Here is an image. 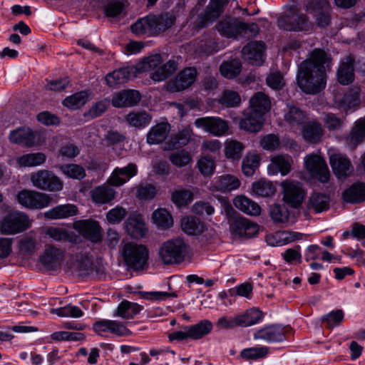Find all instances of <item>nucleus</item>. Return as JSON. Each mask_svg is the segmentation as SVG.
Masks as SVG:
<instances>
[{"label":"nucleus","mask_w":365,"mask_h":365,"mask_svg":"<svg viewBox=\"0 0 365 365\" xmlns=\"http://www.w3.org/2000/svg\"><path fill=\"white\" fill-rule=\"evenodd\" d=\"M331 62V58L324 51L313 50L298 68L297 81L300 89L308 94H316L324 89Z\"/></svg>","instance_id":"1"},{"label":"nucleus","mask_w":365,"mask_h":365,"mask_svg":"<svg viewBox=\"0 0 365 365\" xmlns=\"http://www.w3.org/2000/svg\"><path fill=\"white\" fill-rule=\"evenodd\" d=\"M175 17L170 14L160 16H148L138 20L131 26L133 33L136 35L153 36L163 32L174 24Z\"/></svg>","instance_id":"2"},{"label":"nucleus","mask_w":365,"mask_h":365,"mask_svg":"<svg viewBox=\"0 0 365 365\" xmlns=\"http://www.w3.org/2000/svg\"><path fill=\"white\" fill-rule=\"evenodd\" d=\"M189 253V246L181 237H176L162 243L158 256L164 264H179L185 261Z\"/></svg>","instance_id":"3"},{"label":"nucleus","mask_w":365,"mask_h":365,"mask_svg":"<svg viewBox=\"0 0 365 365\" xmlns=\"http://www.w3.org/2000/svg\"><path fill=\"white\" fill-rule=\"evenodd\" d=\"M31 227L29 216L19 211L6 214L0 220V233L5 235H13L23 232Z\"/></svg>","instance_id":"4"},{"label":"nucleus","mask_w":365,"mask_h":365,"mask_svg":"<svg viewBox=\"0 0 365 365\" xmlns=\"http://www.w3.org/2000/svg\"><path fill=\"white\" fill-rule=\"evenodd\" d=\"M122 255L125 264L134 270L143 269L149 257L148 250L145 246L134 242L125 244Z\"/></svg>","instance_id":"5"},{"label":"nucleus","mask_w":365,"mask_h":365,"mask_svg":"<svg viewBox=\"0 0 365 365\" xmlns=\"http://www.w3.org/2000/svg\"><path fill=\"white\" fill-rule=\"evenodd\" d=\"M16 199L22 207L30 210H41L46 207L52 200L48 194L27 189L19 192Z\"/></svg>","instance_id":"6"},{"label":"nucleus","mask_w":365,"mask_h":365,"mask_svg":"<svg viewBox=\"0 0 365 365\" xmlns=\"http://www.w3.org/2000/svg\"><path fill=\"white\" fill-rule=\"evenodd\" d=\"M32 185L39 190L58 192L63 189V181L53 172L39 170L31 174Z\"/></svg>","instance_id":"7"},{"label":"nucleus","mask_w":365,"mask_h":365,"mask_svg":"<svg viewBox=\"0 0 365 365\" xmlns=\"http://www.w3.org/2000/svg\"><path fill=\"white\" fill-rule=\"evenodd\" d=\"M197 128L215 137H222L228 133L229 123L217 116H206L198 118L194 122Z\"/></svg>","instance_id":"8"},{"label":"nucleus","mask_w":365,"mask_h":365,"mask_svg":"<svg viewBox=\"0 0 365 365\" xmlns=\"http://www.w3.org/2000/svg\"><path fill=\"white\" fill-rule=\"evenodd\" d=\"M304 168L314 178L322 183L327 182L330 173L325 160L317 154L307 155L304 159Z\"/></svg>","instance_id":"9"},{"label":"nucleus","mask_w":365,"mask_h":365,"mask_svg":"<svg viewBox=\"0 0 365 365\" xmlns=\"http://www.w3.org/2000/svg\"><path fill=\"white\" fill-rule=\"evenodd\" d=\"M307 11L312 15L318 26L324 28L329 25L331 5L328 0H313L308 3Z\"/></svg>","instance_id":"10"},{"label":"nucleus","mask_w":365,"mask_h":365,"mask_svg":"<svg viewBox=\"0 0 365 365\" xmlns=\"http://www.w3.org/2000/svg\"><path fill=\"white\" fill-rule=\"evenodd\" d=\"M284 201L293 207L299 206L304 198V191L298 182L284 180L282 182Z\"/></svg>","instance_id":"11"},{"label":"nucleus","mask_w":365,"mask_h":365,"mask_svg":"<svg viewBox=\"0 0 365 365\" xmlns=\"http://www.w3.org/2000/svg\"><path fill=\"white\" fill-rule=\"evenodd\" d=\"M290 329L279 324H272L260 329L254 334L255 339H261L267 342H281L286 339Z\"/></svg>","instance_id":"12"},{"label":"nucleus","mask_w":365,"mask_h":365,"mask_svg":"<svg viewBox=\"0 0 365 365\" xmlns=\"http://www.w3.org/2000/svg\"><path fill=\"white\" fill-rule=\"evenodd\" d=\"M197 71L195 68H186L168 83V90L178 92L190 87L196 80Z\"/></svg>","instance_id":"13"},{"label":"nucleus","mask_w":365,"mask_h":365,"mask_svg":"<svg viewBox=\"0 0 365 365\" xmlns=\"http://www.w3.org/2000/svg\"><path fill=\"white\" fill-rule=\"evenodd\" d=\"M93 330L99 335L110 332L118 336H129L130 331L121 322L115 320L102 319L96 322L93 326Z\"/></svg>","instance_id":"14"},{"label":"nucleus","mask_w":365,"mask_h":365,"mask_svg":"<svg viewBox=\"0 0 365 365\" xmlns=\"http://www.w3.org/2000/svg\"><path fill=\"white\" fill-rule=\"evenodd\" d=\"M241 182L239 178L230 174H225L215 178L208 186L212 192H230L240 187Z\"/></svg>","instance_id":"15"},{"label":"nucleus","mask_w":365,"mask_h":365,"mask_svg":"<svg viewBox=\"0 0 365 365\" xmlns=\"http://www.w3.org/2000/svg\"><path fill=\"white\" fill-rule=\"evenodd\" d=\"M138 173V167L135 163H129L123 168H115L108 179V182L115 187H120L127 182Z\"/></svg>","instance_id":"16"},{"label":"nucleus","mask_w":365,"mask_h":365,"mask_svg":"<svg viewBox=\"0 0 365 365\" xmlns=\"http://www.w3.org/2000/svg\"><path fill=\"white\" fill-rule=\"evenodd\" d=\"M354 62L355 58L352 55L346 56L341 59L336 71V78L340 84L346 86L354 81Z\"/></svg>","instance_id":"17"},{"label":"nucleus","mask_w":365,"mask_h":365,"mask_svg":"<svg viewBox=\"0 0 365 365\" xmlns=\"http://www.w3.org/2000/svg\"><path fill=\"white\" fill-rule=\"evenodd\" d=\"M264 49L265 46L263 42H250L242 48V58L252 65L259 66L264 61Z\"/></svg>","instance_id":"18"},{"label":"nucleus","mask_w":365,"mask_h":365,"mask_svg":"<svg viewBox=\"0 0 365 365\" xmlns=\"http://www.w3.org/2000/svg\"><path fill=\"white\" fill-rule=\"evenodd\" d=\"M63 259V252L53 245L46 246L44 252L40 256L41 263L49 270L58 269Z\"/></svg>","instance_id":"19"},{"label":"nucleus","mask_w":365,"mask_h":365,"mask_svg":"<svg viewBox=\"0 0 365 365\" xmlns=\"http://www.w3.org/2000/svg\"><path fill=\"white\" fill-rule=\"evenodd\" d=\"M136 76L137 68L134 66H127L108 73L106 76V81L108 86L115 87L130 81Z\"/></svg>","instance_id":"20"},{"label":"nucleus","mask_w":365,"mask_h":365,"mask_svg":"<svg viewBox=\"0 0 365 365\" xmlns=\"http://www.w3.org/2000/svg\"><path fill=\"white\" fill-rule=\"evenodd\" d=\"M293 160L288 155H277L271 158L270 163L267 166L269 175H274L280 173L282 176L287 175L292 170Z\"/></svg>","instance_id":"21"},{"label":"nucleus","mask_w":365,"mask_h":365,"mask_svg":"<svg viewBox=\"0 0 365 365\" xmlns=\"http://www.w3.org/2000/svg\"><path fill=\"white\" fill-rule=\"evenodd\" d=\"M108 182L93 188L91 197L96 205L109 204L115 200L117 192Z\"/></svg>","instance_id":"22"},{"label":"nucleus","mask_w":365,"mask_h":365,"mask_svg":"<svg viewBox=\"0 0 365 365\" xmlns=\"http://www.w3.org/2000/svg\"><path fill=\"white\" fill-rule=\"evenodd\" d=\"M140 98L138 91L128 89L114 93L111 103L116 108L131 107L137 105Z\"/></svg>","instance_id":"23"},{"label":"nucleus","mask_w":365,"mask_h":365,"mask_svg":"<svg viewBox=\"0 0 365 365\" xmlns=\"http://www.w3.org/2000/svg\"><path fill=\"white\" fill-rule=\"evenodd\" d=\"M329 154V163L333 172L338 177H346L351 174L353 168L349 160L344 155L339 153Z\"/></svg>","instance_id":"24"},{"label":"nucleus","mask_w":365,"mask_h":365,"mask_svg":"<svg viewBox=\"0 0 365 365\" xmlns=\"http://www.w3.org/2000/svg\"><path fill=\"white\" fill-rule=\"evenodd\" d=\"M230 230L240 237H252L258 232L259 226L245 217H240L232 222Z\"/></svg>","instance_id":"25"},{"label":"nucleus","mask_w":365,"mask_h":365,"mask_svg":"<svg viewBox=\"0 0 365 365\" xmlns=\"http://www.w3.org/2000/svg\"><path fill=\"white\" fill-rule=\"evenodd\" d=\"M74 229L93 242H97L100 238V226L96 221H77L74 223Z\"/></svg>","instance_id":"26"},{"label":"nucleus","mask_w":365,"mask_h":365,"mask_svg":"<svg viewBox=\"0 0 365 365\" xmlns=\"http://www.w3.org/2000/svg\"><path fill=\"white\" fill-rule=\"evenodd\" d=\"M9 138L11 142L32 146L39 142L38 135L29 128H19L10 133Z\"/></svg>","instance_id":"27"},{"label":"nucleus","mask_w":365,"mask_h":365,"mask_svg":"<svg viewBox=\"0 0 365 365\" xmlns=\"http://www.w3.org/2000/svg\"><path fill=\"white\" fill-rule=\"evenodd\" d=\"M170 125L162 122L151 127L147 134V142L150 145L159 144L163 142L170 131Z\"/></svg>","instance_id":"28"},{"label":"nucleus","mask_w":365,"mask_h":365,"mask_svg":"<svg viewBox=\"0 0 365 365\" xmlns=\"http://www.w3.org/2000/svg\"><path fill=\"white\" fill-rule=\"evenodd\" d=\"M233 204L236 208L248 215L259 216L261 213V207L257 202L244 195L235 197Z\"/></svg>","instance_id":"29"},{"label":"nucleus","mask_w":365,"mask_h":365,"mask_svg":"<svg viewBox=\"0 0 365 365\" xmlns=\"http://www.w3.org/2000/svg\"><path fill=\"white\" fill-rule=\"evenodd\" d=\"M364 140H365V117L356 121L350 133L346 137V143L351 148H355Z\"/></svg>","instance_id":"30"},{"label":"nucleus","mask_w":365,"mask_h":365,"mask_svg":"<svg viewBox=\"0 0 365 365\" xmlns=\"http://www.w3.org/2000/svg\"><path fill=\"white\" fill-rule=\"evenodd\" d=\"M263 317L264 314L259 309L251 308L236 315V322L238 327H247L259 323Z\"/></svg>","instance_id":"31"},{"label":"nucleus","mask_w":365,"mask_h":365,"mask_svg":"<svg viewBox=\"0 0 365 365\" xmlns=\"http://www.w3.org/2000/svg\"><path fill=\"white\" fill-rule=\"evenodd\" d=\"M270 108L269 98L262 92L256 93L250 100L249 110L263 116Z\"/></svg>","instance_id":"32"},{"label":"nucleus","mask_w":365,"mask_h":365,"mask_svg":"<svg viewBox=\"0 0 365 365\" xmlns=\"http://www.w3.org/2000/svg\"><path fill=\"white\" fill-rule=\"evenodd\" d=\"M284 118L290 128L294 129L304 122L306 116L300 108L289 103L287 104Z\"/></svg>","instance_id":"33"},{"label":"nucleus","mask_w":365,"mask_h":365,"mask_svg":"<svg viewBox=\"0 0 365 365\" xmlns=\"http://www.w3.org/2000/svg\"><path fill=\"white\" fill-rule=\"evenodd\" d=\"M302 136L306 141L316 143L320 140L324 135V129L320 123L311 121L306 123L302 128Z\"/></svg>","instance_id":"34"},{"label":"nucleus","mask_w":365,"mask_h":365,"mask_svg":"<svg viewBox=\"0 0 365 365\" xmlns=\"http://www.w3.org/2000/svg\"><path fill=\"white\" fill-rule=\"evenodd\" d=\"M240 21L237 19L227 18L220 21L217 26L221 35L227 38H237L239 36Z\"/></svg>","instance_id":"35"},{"label":"nucleus","mask_w":365,"mask_h":365,"mask_svg":"<svg viewBox=\"0 0 365 365\" xmlns=\"http://www.w3.org/2000/svg\"><path fill=\"white\" fill-rule=\"evenodd\" d=\"M193 135L192 128L188 125L184 129L178 132L176 135H173L165 148V150L178 149L185 146L188 143L191 137Z\"/></svg>","instance_id":"36"},{"label":"nucleus","mask_w":365,"mask_h":365,"mask_svg":"<svg viewBox=\"0 0 365 365\" xmlns=\"http://www.w3.org/2000/svg\"><path fill=\"white\" fill-rule=\"evenodd\" d=\"M142 309L143 307L141 305L124 300L118 306L113 316L120 317L124 319H130L137 315Z\"/></svg>","instance_id":"37"},{"label":"nucleus","mask_w":365,"mask_h":365,"mask_svg":"<svg viewBox=\"0 0 365 365\" xmlns=\"http://www.w3.org/2000/svg\"><path fill=\"white\" fill-rule=\"evenodd\" d=\"M359 88L354 87L346 93L341 98H336L337 106L345 111L359 105Z\"/></svg>","instance_id":"38"},{"label":"nucleus","mask_w":365,"mask_h":365,"mask_svg":"<svg viewBox=\"0 0 365 365\" xmlns=\"http://www.w3.org/2000/svg\"><path fill=\"white\" fill-rule=\"evenodd\" d=\"M344 200L350 203H359L365 201V184L354 183L343 193Z\"/></svg>","instance_id":"39"},{"label":"nucleus","mask_w":365,"mask_h":365,"mask_svg":"<svg viewBox=\"0 0 365 365\" xmlns=\"http://www.w3.org/2000/svg\"><path fill=\"white\" fill-rule=\"evenodd\" d=\"M263 121V115L248 110L245 118L240 122V126L249 132L255 133L261 130Z\"/></svg>","instance_id":"40"},{"label":"nucleus","mask_w":365,"mask_h":365,"mask_svg":"<svg viewBox=\"0 0 365 365\" xmlns=\"http://www.w3.org/2000/svg\"><path fill=\"white\" fill-rule=\"evenodd\" d=\"M126 230L134 238L142 237L147 232L145 225L140 215L130 216L126 222Z\"/></svg>","instance_id":"41"},{"label":"nucleus","mask_w":365,"mask_h":365,"mask_svg":"<svg viewBox=\"0 0 365 365\" xmlns=\"http://www.w3.org/2000/svg\"><path fill=\"white\" fill-rule=\"evenodd\" d=\"M152 116L144 110L133 111L126 116V121L130 126L137 129H141L150 123Z\"/></svg>","instance_id":"42"},{"label":"nucleus","mask_w":365,"mask_h":365,"mask_svg":"<svg viewBox=\"0 0 365 365\" xmlns=\"http://www.w3.org/2000/svg\"><path fill=\"white\" fill-rule=\"evenodd\" d=\"M245 148V146L242 142L235 139L228 138L225 142V156L227 159L239 160L242 157V154Z\"/></svg>","instance_id":"43"},{"label":"nucleus","mask_w":365,"mask_h":365,"mask_svg":"<svg viewBox=\"0 0 365 365\" xmlns=\"http://www.w3.org/2000/svg\"><path fill=\"white\" fill-rule=\"evenodd\" d=\"M77 211V207L74 205H61L45 212V216L50 219L67 218L75 215Z\"/></svg>","instance_id":"44"},{"label":"nucleus","mask_w":365,"mask_h":365,"mask_svg":"<svg viewBox=\"0 0 365 365\" xmlns=\"http://www.w3.org/2000/svg\"><path fill=\"white\" fill-rule=\"evenodd\" d=\"M181 227L185 233L192 235H200L205 230V225L200 219L192 216L184 217L181 222Z\"/></svg>","instance_id":"45"},{"label":"nucleus","mask_w":365,"mask_h":365,"mask_svg":"<svg viewBox=\"0 0 365 365\" xmlns=\"http://www.w3.org/2000/svg\"><path fill=\"white\" fill-rule=\"evenodd\" d=\"M178 68L176 62L173 60L168 61L163 65H160L158 68L150 73V78L155 81H162L171 76Z\"/></svg>","instance_id":"46"},{"label":"nucleus","mask_w":365,"mask_h":365,"mask_svg":"<svg viewBox=\"0 0 365 365\" xmlns=\"http://www.w3.org/2000/svg\"><path fill=\"white\" fill-rule=\"evenodd\" d=\"M190 338L197 340L207 335L212 329V324L210 321L204 319L192 326H187Z\"/></svg>","instance_id":"47"},{"label":"nucleus","mask_w":365,"mask_h":365,"mask_svg":"<svg viewBox=\"0 0 365 365\" xmlns=\"http://www.w3.org/2000/svg\"><path fill=\"white\" fill-rule=\"evenodd\" d=\"M260 164V157L256 152H248L242 163V170L246 176H252Z\"/></svg>","instance_id":"48"},{"label":"nucleus","mask_w":365,"mask_h":365,"mask_svg":"<svg viewBox=\"0 0 365 365\" xmlns=\"http://www.w3.org/2000/svg\"><path fill=\"white\" fill-rule=\"evenodd\" d=\"M46 156L43 153H32L24 154L17 159V163L21 167H35L45 163Z\"/></svg>","instance_id":"49"},{"label":"nucleus","mask_w":365,"mask_h":365,"mask_svg":"<svg viewBox=\"0 0 365 365\" xmlns=\"http://www.w3.org/2000/svg\"><path fill=\"white\" fill-rule=\"evenodd\" d=\"M329 197L325 194L314 193L311 195L308 208L314 210L316 212L327 210L329 207Z\"/></svg>","instance_id":"50"},{"label":"nucleus","mask_w":365,"mask_h":365,"mask_svg":"<svg viewBox=\"0 0 365 365\" xmlns=\"http://www.w3.org/2000/svg\"><path fill=\"white\" fill-rule=\"evenodd\" d=\"M88 100V93L86 91H80L66 97L63 101V105L69 109L76 110L85 105Z\"/></svg>","instance_id":"51"},{"label":"nucleus","mask_w":365,"mask_h":365,"mask_svg":"<svg viewBox=\"0 0 365 365\" xmlns=\"http://www.w3.org/2000/svg\"><path fill=\"white\" fill-rule=\"evenodd\" d=\"M153 222L163 229H167L173 226V220L170 212L164 208L156 210L152 215Z\"/></svg>","instance_id":"52"},{"label":"nucleus","mask_w":365,"mask_h":365,"mask_svg":"<svg viewBox=\"0 0 365 365\" xmlns=\"http://www.w3.org/2000/svg\"><path fill=\"white\" fill-rule=\"evenodd\" d=\"M227 3L228 0H210L205 11L206 19L207 21H213L218 18Z\"/></svg>","instance_id":"53"},{"label":"nucleus","mask_w":365,"mask_h":365,"mask_svg":"<svg viewBox=\"0 0 365 365\" xmlns=\"http://www.w3.org/2000/svg\"><path fill=\"white\" fill-rule=\"evenodd\" d=\"M220 71L225 78H234L241 71V63L237 60L225 61L220 65Z\"/></svg>","instance_id":"54"},{"label":"nucleus","mask_w":365,"mask_h":365,"mask_svg":"<svg viewBox=\"0 0 365 365\" xmlns=\"http://www.w3.org/2000/svg\"><path fill=\"white\" fill-rule=\"evenodd\" d=\"M162 57L160 54H155L142 61L138 65L137 68V73L139 72H153L162 63Z\"/></svg>","instance_id":"55"},{"label":"nucleus","mask_w":365,"mask_h":365,"mask_svg":"<svg viewBox=\"0 0 365 365\" xmlns=\"http://www.w3.org/2000/svg\"><path fill=\"white\" fill-rule=\"evenodd\" d=\"M252 193L259 197H269L274 194L275 188L271 182L259 180L252 186Z\"/></svg>","instance_id":"56"},{"label":"nucleus","mask_w":365,"mask_h":365,"mask_svg":"<svg viewBox=\"0 0 365 365\" xmlns=\"http://www.w3.org/2000/svg\"><path fill=\"white\" fill-rule=\"evenodd\" d=\"M58 168L62 173L70 178L81 180L86 175L84 168L76 164L61 165Z\"/></svg>","instance_id":"57"},{"label":"nucleus","mask_w":365,"mask_h":365,"mask_svg":"<svg viewBox=\"0 0 365 365\" xmlns=\"http://www.w3.org/2000/svg\"><path fill=\"white\" fill-rule=\"evenodd\" d=\"M50 312L61 317L79 318L83 315V312L78 307L71 304L56 309H51Z\"/></svg>","instance_id":"58"},{"label":"nucleus","mask_w":365,"mask_h":365,"mask_svg":"<svg viewBox=\"0 0 365 365\" xmlns=\"http://www.w3.org/2000/svg\"><path fill=\"white\" fill-rule=\"evenodd\" d=\"M172 201L178 207L186 206L193 198V194L188 190H177L172 193Z\"/></svg>","instance_id":"59"},{"label":"nucleus","mask_w":365,"mask_h":365,"mask_svg":"<svg viewBox=\"0 0 365 365\" xmlns=\"http://www.w3.org/2000/svg\"><path fill=\"white\" fill-rule=\"evenodd\" d=\"M269 212L272 220L276 223H284L289 219V210L284 205H273L270 206Z\"/></svg>","instance_id":"60"},{"label":"nucleus","mask_w":365,"mask_h":365,"mask_svg":"<svg viewBox=\"0 0 365 365\" xmlns=\"http://www.w3.org/2000/svg\"><path fill=\"white\" fill-rule=\"evenodd\" d=\"M344 316V312L341 309H336L322 317L321 320L329 329H332L341 323Z\"/></svg>","instance_id":"61"},{"label":"nucleus","mask_w":365,"mask_h":365,"mask_svg":"<svg viewBox=\"0 0 365 365\" xmlns=\"http://www.w3.org/2000/svg\"><path fill=\"white\" fill-rule=\"evenodd\" d=\"M169 159L174 165L181 168L188 165L192 160V157L189 152L182 150L171 153Z\"/></svg>","instance_id":"62"},{"label":"nucleus","mask_w":365,"mask_h":365,"mask_svg":"<svg viewBox=\"0 0 365 365\" xmlns=\"http://www.w3.org/2000/svg\"><path fill=\"white\" fill-rule=\"evenodd\" d=\"M345 119V118H341L334 113H328L324 115V123L329 131H333L341 129L344 124Z\"/></svg>","instance_id":"63"},{"label":"nucleus","mask_w":365,"mask_h":365,"mask_svg":"<svg viewBox=\"0 0 365 365\" xmlns=\"http://www.w3.org/2000/svg\"><path fill=\"white\" fill-rule=\"evenodd\" d=\"M124 4L118 0L111 1L104 6V13L109 18H115L120 16L124 11Z\"/></svg>","instance_id":"64"}]
</instances>
